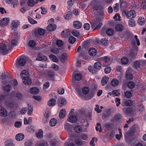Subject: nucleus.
Returning a JSON list of instances; mask_svg holds the SVG:
<instances>
[{
  "label": "nucleus",
  "mask_w": 146,
  "mask_h": 146,
  "mask_svg": "<svg viewBox=\"0 0 146 146\" xmlns=\"http://www.w3.org/2000/svg\"><path fill=\"white\" fill-rule=\"evenodd\" d=\"M90 5L92 9L97 11L98 13L100 15L103 16L104 15V7L98 4L97 0H93L90 4Z\"/></svg>",
  "instance_id": "nucleus-1"
},
{
  "label": "nucleus",
  "mask_w": 146,
  "mask_h": 146,
  "mask_svg": "<svg viewBox=\"0 0 146 146\" xmlns=\"http://www.w3.org/2000/svg\"><path fill=\"white\" fill-rule=\"evenodd\" d=\"M26 63V60L24 58H17L15 62L16 67L18 70H21Z\"/></svg>",
  "instance_id": "nucleus-2"
},
{
  "label": "nucleus",
  "mask_w": 146,
  "mask_h": 146,
  "mask_svg": "<svg viewBox=\"0 0 146 146\" xmlns=\"http://www.w3.org/2000/svg\"><path fill=\"white\" fill-rule=\"evenodd\" d=\"M13 47L12 46H9L8 48L5 44L2 43L0 45V52L3 55H5L8 53V51L11 50Z\"/></svg>",
  "instance_id": "nucleus-3"
},
{
  "label": "nucleus",
  "mask_w": 146,
  "mask_h": 146,
  "mask_svg": "<svg viewBox=\"0 0 146 146\" xmlns=\"http://www.w3.org/2000/svg\"><path fill=\"white\" fill-rule=\"evenodd\" d=\"M90 24L92 28H94L93 30L100 29L102 25V23L100 22L97 20L92 21L90 22Z\"/></svg>",
  "instance_id": "nucleus-4"
},
{
  "label": "nucleus",
  "mask_w": 146,
  "mask_h": 146,
  "mask_svg": "<svg viewBox=\"0 0 146 146\" xmlns=\"http://www.w3.org/2000/svg\"><path fill=\"white\" fill-rule=\"evenodd\" d=\"M122 14L123 16H125L129 19L133 18L136 15V12L135 10H131L128 12L124 11H122Z\"/></svg>",
  "instance_id": "nucleus-5"
},
{
  "label": "nucleus",
  "mask_w": 146,
  "mask_h": 146,
  "mask_svg": "<svg viewBox=\"0 0 146 146\" xmlns=\"http://www.w3.org/2000/svg\"><path fill=\"white\" fill-rule=\"evenodd\" d=\"M20 76L24 84L27 85V70H24L22 71L20 74Z\"/></svg>",
  "instance_id": "nucleus-6"
},
{
  "label": "nucleus",
  "mask_w": 146,
  "mask_h": 146,
  "mask_svg": "<svg viewBox=\"0 0 146 146\" xmlns=\"http://www.w3.org/2000/svg\"><path fill=\"white\" fill-rule=\"evenodd\" d=\"M9 19L8 18H4L1 20L0 22L1 25L3 26L7 25L9 23Z\"/></svg>",
  "instance_id": "nucleus-7"
},
{
  "label": "nucleus",
  "mask_w": 146,
  "mask_h": 146,
  "mask_svg": "<svg viewBox=\"0 0 146 146\" xmlns=\"http://www.w3.org/2000/svg\"><path fill=\"white\" fill-rule=\"evenodd\" d=\"M73 25L74 27L77 29H80L82 26V23L80 21H74Z\"/></svg>",
  "instance_id": "nucleus-8"
},
{
  "label": "nucleus",
  "mask_w": 146,
  "mask_h": 146,
  "mask_svg": "<svg viewBox=\"0 0 146 146\" xmlns=\"http://www.w3.org/2000/svg\"><path fill=\"white\" fill-rule=\"evenodd\" d=\"M123 112L126 114H129L131 113L133 111V109L131 107H125L122 109Z\"/></svg>",
  "instance_id": "nucleus-9"
},
{
  "label": "nucleus",
  "mask_w": 146,
  "mask_h": 146,
  "mask_svg": "<svg viewBox=\"0 0 146 146\" xmlns=\"http://www.w3.org/2000/svg\"><path fill=\"white\" fill-rule=\"evenodd\" d=\"M68 121L71 123H75L77 120V118L74 115L70 116L68 119Z\"/></svg>",
  "instance_id": "nucleus-10"
},
{
  "label": "nucleus",
  "mask_w": 146,
  "mask_h": 146,
  "mask_svg": "<svg viewBox=\"0 0 146 146\" xmlns=\"http://www.w3.org/2000/svg\"><path fill=\"white\" fill-rule=\"evenodd\" d=\"M39 92V89L35 87H32L30 90L31 93L33 94H37Z\"/></svg>",
  "instance_id": "nucleus-11"
},
{
  "label": "nucleus",
  "mask_w": 146,
  "mask_h": 146,
  "mask_svg": "<svg viewBox=\"0 0 146 146\" xmlns=\"http://www.w3.org/2000/svg\"><path fill=\"white\" fill-rule=\"evenodd\" d=\"M54 72L52 71H50L47 73V76L50 80H54Z\"/></svg>",
  "instance_id": "nucleus-12"
},
{
  "label": "nucleus",
  "mask_w": 146,
  "mask_h": 146,
  "mask_svg": "<svg viewBox=\"0 0 146 146\" xmlns=\"http://www.w3.org/2000/svg\"><path fill=\"white\" fill-rule=\"evenodd\" d=\"M36 60L39 61L42 60L45 61L47 60V58L46 56L43 55L40 53H39L37 56Z\"/></svg>",
  "instance_id": "nucleus-13"
},
{
  "label": "nucleus",
  "mask_w": 146,
  "mask_h": 146,
  "mask_svg": "<svg viewBox=\"0 0 146 146\" xmlns=\"http://www.w3.org/2000/svg\"><path fill=\"white\" fill-rule=\"evenodd\" d=\"M56 25L55 24H50L47 27V30L50 31H53L56 29Z\"/></svg>",
  "instance_id": "nucleus-14"
},
{
  "label": "nucleus",
  "mask_w": 146,
  "mask_h": 146,
  "mask_svg": "<svg viewBox=\"0 0 146 146\" xmlns=\"http://www.w3.org/2000/svg\"><path fill=\"white\" fill-rule=\"evenodd\" d=\"M25 137L24 135L22 133H19L15 136V139L18 141H21L23 140Z\"/></svg>",
  "instance_id": "nucleus-15"
},
{
  "label": "nucleus",
  "mask_w": 146,
  "mask_h": 146,
  "mask_svg": "<svg viewBox=\"0 0 146 146\" xmlns=\"http://www.w3.org/2000/svg\"><path fill=\"white\" fill-rule=\"evenodd\" d=\"M70 32L68 30H65L62 31V36L65 38H67L70 34Z\"/></svg>",
  "instance_id": "nucleus-16"
},
{
  "label": "nucleus",
  "mask_w": 146,
  "mask_h": 146,
  "mask_svg": "<svg viewBox=\"0 0 146 146\" xmlns=\"http://www.w3.org/2000/svg\"><path fill=\"white\" fill-rule=\"evenodd\" d=\"M89 53L91 56H95L97 53V50L94 48H92L90 49L89 50Z\"/></svg>",
  "instance_id": "nucleus-17"
},
{
  "label": "nucleus",
  "mask_w": 146,
  "mask_h": 146,
  "mask_svg": "<svg viewBox=\"0 0 146 146\" xmlns=\"http://www.w3.org/2000/svg\"><path fill=\"white\" fill-rule=\"evenodd\" d=\"M66 115V111L65 109H62L61 110L59 113V117L60 118H64Z\"/></svg>",
  "instance_id": "nucleus-18"
},
{
  "label": "nucleus",
  "mask_w": 146,
  "mask_h": 146,
  "mask_svg": "<svg viewBox=\"0 0 146 146\" xmlns=\"http://www.w3.org/2000/svg\"><path fill=\"white\" fill-rule=\"evenodd\" d=\"M66 102V100L64 98L58 99V106L60 107L62 106L65 104Z\"/></svg>",
  "instance_id": "nucleus-19"
},
{
  "label": "nucleus",
  "mask_w": 146,
  "mask_h": 146,
  "mask_svg": "<svg viewBox=\"0 0 146 146\" xmlns=\"http://www.w3.org/2000/svg\"><path fill=\"white\" fill-rule=\"evenodd\" d=\"M119 84V81L116 78L113 79L111 82V85L113 87L117 86Z\"/></svg>",
  "instance_id": "nucleus-20"
},
{
  "label": "nucleus",
  "mask_w": 146,
  "mask_h": 146,
  "mask_svg": "<svg viewBox=\"0 0 146 146\" xmlns=\"http://www.w3.org/2000/svg\"><path fill=\"white\" fill-rule=\"evenodd\" d=\"M43 132L41 129H39L38 131L36 133V137L39 139H41L43 137Z\"/></svg>",
  "instance_id": "nucleus-21"
},
{
  "label": "nucleus",
  "mask_w": 146,
  "mask_h": 146,
  "mask_svg": "<svg viewBox=\"0 0 146 146\" xmlns=\"http://www.w3.org/2000/svg\"><path fill=\"white\" fill-rule=\"evenodd\" d=\"M72 128V126L71 125L68 123H65L64 125V128L65 130L68 132H71Z\"/></svg>",
  "instance_id": "nucleus-22"
},
{
  "label": "nucleus",
  "mask_w": 146,
  "mask_h": 146,
  "mask_svg": "<svg viewBox=\"0 0 146 146\" xmlns=\"http://www.w3.org/2000/svg\"><path fill=\"white\" fill-rule=\"evenodd\" d=\"M67 59V54L66 53L62 54V56L60 58V61L62 63H64L65 62V60Z\"/></svg>",
  "instance_id": "nucleus-23"
},
{
  "label": "nucleus",
  "mask_w": 146,
  "mask_h": 146,
  "mask_svg": "<svg viewBox=\"0 0 146 146\" xmlns=\"http://www.w3.org/2000/svg\"><path fill=\"white\" fill-rule=\"evenodd\" d=\"M109 78L107 76H105L103 77L101 80V83L102 86L106 85L108 82Z\"/></svg>",
  "instance_id": "nucleus-24"
},
{
  "label": "nucleus",
  "mask_w": 146,
  "mask_h": 146,
  "mask_svg": "<svg viewBox=\"0 0 146 146\" xmlns=\"http://www.w3.org/2000/svg\"><path fill=\"white\" fill-rule=\"evenodd\" d=\"M50 59L52 61L56 62H58L59 60L56 56L53 54H50L49 56Z\"/></svg>",
  "instance_id": "nucleus-25"
},
{
  "label": "nucleus",
  "mask_w": 146,
  "mask_h": 146,
  "mask_svg": "<svg viewBox=\"0 0 146 146\" xmlns=\"http://www.w3.org/2000/svg\"><path fill=\"white\" fill-rule=\"evenodd\" d=\"M7 114L6 110L4 108H2L0 111V115L2 116L6 117L7 116Z\"/></svg>",
  "instance_id": "nucleus-26"
},
{
  "label": "nucleus",
  "mask_w": 146,
  "mask_h": 146,
  "mask_svg": "<svg viewBox=\"0 0 146 146\" xmlns=\"http://www.w3.org/2000/svg\"><path fill=\"white\" fill-rule=\"evenodd\" d=\"M56 101L55 99H52L50 100L48 102V104L49 106H53L56 103Z\"/></svg>",
  "instance_id": "nucleus-27"
},
{
  "label": "nucleus",
  "mask_w": 146,
  "mask_h": 146,
  "mask_svg": "<svg viewBox=\"0 0 146 146\" xmlns=\"http://www.w3.org/2000/svg\"><path fill=\"white\" fill-rule=\"evenodd\" d=\"M37 3V1H35L34 0H28V6L30 7H33Z\"/></svg>",
  "instance_id": "nucleus-28"
},
{
  "label": "nucleus",
  "mask_w": 146,
  "mask_h": 146,
  "mask_svg": "<svg viewBox=\"0 0 146 146\" xmlns=\"http://www.w3.org/2000/svg\"><path fill=\"white\" fill-rule=\"evenodd\" d=\"M74 130L76 132L80 133L82 131V128L79 125H76L74 128Z\"/></svg>",
  "instance_id": "nucleus-29"
},
{
  "label": "nucleus",
  "mask_w": 146,
  "mask_h": 146,
  "mask_svg": "<svg viewBox=\"0 0 146 146\" xmlns=\"http://www.w3.org/2000/svg\"><path fill=\"white\" fill-rule=\"evenodd\" d=\"M82 78V75L80 73H76L74 76V78L76 81H79L81 80Z\"/></svg>",
  "instance_id": "nucleus-30"
},
{
  "label": "nucleus",
  "mask_w": 146,
  "mask_h": 146,
  "mask_svg": "<svg viewBox=\"0 0 146 146\" xmlns=\"http://www.w3.org/2000/svg\"><path fill=\"white\" fill-rule=\"evenodd\" d=\"M145 20L144 18L139 17L138 21V23L140 25H143L145 23Z\"/></svg>",
  "instance_id": "nucleus-31"
},
{
  "label": "nucleus",
  "mask_w": 146,
  "mask_h": 146,
  "mask_svg": "<svg viewBox=\"0 0 146 146\" xmlns=\"http://www.w3.org/2000/svg\"><path fill=\"white\" fill-rule=\"evenodd\" d=\"M129 26L130 27H134L135 26V21L134 20L130 19L128 21Z\"/></svg>",
  "instance_id": "nucleus-32"
},
{
  "label": "nucleus",
  "mask_w": 146,
  "mask_h": 146,
  "mask_svg": "<svg viewBox=\"0 0 146 146\" xmlns=\"http://www.w3.org/2000/svg\"><path fill=\"white\" fill-rule=\"evenodd\" d=\"M113 30L111 28L108 29L106 31V34L109 36H111L113 34Z\"/></svg>",
  "instance_id": "nucleus-33"
},
{
  "label": "nucleus",
  "mask_w": 146,
  "mask_h": 146,
  "mask_svg": "<svg viewBox=\"0 0 146 146\" xmlns=\"http://www.w3.org/2000/svg\"><path fill=\"white\" fill-rule=\"evenodd\" d=\"M94 67L95 69L99 70L101 67V64L99 62H95L94 64Z\"/></svg>",
  "instance_id": "nucleus-34"
},
{
  "label": "nucleus",
  "mask_w": 146,
  "mask_h": 146,
  "mask_svg": "<svg viewBox=\"0 0 146 146\" xmlns=\"http://www.w3.org/2000/svg\"><path fill=\"white\" fill-rule=\"evenodd\" d=\"M82 93L84 94H87L89 92V88L87 87H83L82 90Z\"/></svg>",
  "instance_id": "nucleus-35"
},
{
  "label": "nucleus",
  "mask_w": 146,
  "mask_h": 146,
  "mask_svg": "<svg viewBox=\"0 0 146 146\" xmlns=\"http://www.w3.org/2000/svg\"><path fill=\"white\" fill-rule=\"evenodd\" d=\"M72 16V13L71 12H69L64 15V17L66 19L69 20L71 18Z\"/></svg>",
  "instance_id": "nucleus-36"
},
{
  "label": "nucleus",
  "mask_w": 146,
  "mask_h": 146,
  "mask_svg": "<svg viewBox=\"0 0 146 146\" xmlns=\"http://www.w3.org/2000/svg\"><path fill=\"white\" fill-rule=\"evenodd\" d=\"M57 123V121L56 119L53 118L51 119L50 121V124L52 126H54Z\"/></svg>",
  "instance_id": "nucleus-37"
},
{
  "label": "nucleus",
  "mask_w": 146,
  "mask_h": 146,
  "mask_svg": "<svg viewBox=\"0 0 146 146\" xmlns=\"http://www.w3.org/2000/svg\"><path fill=\"white\" fill-rule=\"evenodd\" d=\"M50 51L52 53L55 54H58L59 52V49L58 48L56 47L51 48H50Z\"/></svg>",
  "instance_id": "nucleus-38"
},
{
  "label": "nucleus",
  "mask_w": 146,
  "mask_h": 146,
  "mask_svg": "<svg viewBox=\"0 0 146 146\" xmlns=\"http://www.w3.org/2000/svg\"><path fill=\"white\" fill-rule=\"evenodd\" d=\"M19 25V23L17 21H13L11 23V26L12 27V29H15Z\"/></svg>",
  "instance_id": "nucleus-39"
},
{
  "label": "nucleus",
  "mask_w": 146,
  "mask_h": 146,
  "mask_svg": "<svg viewBox=\"0 0 146 146\" xmlns=\"http://www.w3.org/2000/svg\"><path fill=\"white\" fill-rule=\"evenodd\" d=\"M121 62L123 64H126L128 62V59L126 57H123L121 58Z\"/></svg>",
  "instance_id": "nucleus-40"
},
{
  "label": "nucleus",
  "mask_w": 146,
  "mask_h": 146,
  "mask_svg": "<svg viewBox=\"0 0 146 146\" xmlns=\"http://www.w3.org/2000/svg\"><path fill=\"white\" fill-rule=\"evenodd\" d=\"M123 27L122 25L120 24H117L115 26V30L117 31H121L123 29Z\"/></svg>",
  "instance_id": "nucleus-41"
},
{
  "label": "nucleus",
  "mask_w": 146,
  "mask_h": 146,
  "mask_svg": "<svg viewBox=\"0 0 146 146\" xmlns=\"http://www.w3.org/2000/svg\"><path fill=\"white\" fill-rule=\"evenodd\" d=\"M135 86L134 83L131 81L127 83V86L130 89H133L134 88Z\"/></svg>",
  "instance_id": "nucleus-42"
},
{
  "label": "nucleus",
  "mask_w": 146,
  "mask_h": 146,
  "mask_svg": "<svg viewBox=\"0 0 146 146\" xmlns=\"http://www.w3.org/2000/svg\"><path fill=\"white\" fill-rule=\"evenodd\" d=\"M95 129L96 131L99 130L100 132H101L102 131V127L100 123H97Z\"/></svg>",
  "instance_id": "nucleus-43"
},
{
  "label": "nucleus",
  "mask_w": 146,
  "mask_h": 146,
  "mask_svg": "<svg viewBox=\"0 0 146 146\" xmlns=\"http://www.w3.org/2000/svg\"><path fill=\"white\" fill-rule=\"evenodd\" d=\"M33 111V106H29L28 104V115H30L32 114Z\"/></svg>",
  "instance_id": "nucleus-44"
},
{
  "label": "nucleus",
  "mask_w": 146,
  "mask_h": 146,
  "mask_svg": "<svg viewBox=\"0 0 146 146\" xmlns=\"http://www.w3.org/2000/svg\"><path fill=\"white\" fill-rule=\"evenodd\" d=\"M133 77V75L131 73L129 72L126 73L125 78L127 79L128 80H131L132 79Z\"/></svg>",
  "instance_id": "nucleus-45"
},
{
  "label": "nucleus",
  "mask_w": 146,
  "mask_h": 146,
  "mask_svg": "<svg viewBox=\"0 0 146 146\" xmlns=\"http://www.w3.org/2000/svg\"><path fill=\"white\" fill-rule=\"evenodd\" d=\"M38 33L39 35L42 36L44 34L45 31L42 29L39 28L38 30Z\"/></svg>",
  "instance_id": "nucleus-46"
},
{
  "label": "nucleus",
  "mask_w": 146,
  "mask_h": 146,
  "mask_svg": "<svg viewBox=\"0 0 146 146\" xmlns=\"http://www.w3.org/2000/svg\"><path fill=\"white\" fill-rule=\"evenodd\" d=\"M72 33L73 36L76 37H78L80 35V33L76 30H73L72 32Z\"/></svg>",
  "instance_id": "nucleus-47"
},
{
  "label": "nucleus",
  "mask_w": 146,
  "mask_h": 146,
  "mask_svg": "<svg viewBox=\"0 0 146 146\" xmlns=\"http://www.w3.org/2000/svg\"><path fill=\"white\" fill-rule=\"evenodd\" d=\"M125 96L126 98H129L131 97L132 94L130 91H127L125 93Z\"/></svg>",
  "instance_id": "nucleus-48"
},
{
  "label": "nucleus",
  "mask_w": 146,
  "mask_h": 146,
  "mask_svg": "<svg viewBox=\"0 0 146 146\" xmlns=\"http://www.w3.org/2000/svg\"><path fill=\"white\" fill-rule=\"evenodd\" d=\"M123 2H121L120 0H119L120 7H126V6L127 4V2L126 1H124V0H123Z\"/></svg>",
  "instance_id": "nucleus-49"
},
{
  "label": "nucleus",
  "mask_w": 146,
  "mask_h": 146,
  "mask_svg": "<svg viewBox=\"0 0 146 146\" xmlns=\"http://www.w3.org/2000/svg\"><path fill=\"white\" fill-rule=\"evenodd\" d=\"M141 65L140 62L137 61H135L134 62V67L135 68H139Z\"/></svg>",
  "instance_id": "nucleus-50"
},
{
  "label": "nucleus",
  "mask_w": 146,
  "mask_h": 146,
  "mask_svg": "<svg viewBox=\"0 0 146 146\" xmlns=\"http://www.w3.org/2000/svg\"><path fill=\"white\" fill-rule=\"evenodd\" d=\"M56 45L58 46H61L63 44V41L60 40H57L56 42Z\"/></svg>",
  "instance_id": "nucleus-51"
},
{
  "label": "nucleus",
  "mask_w": 146,
  "mask_h": 146,
  "mask_svg": "<svg viewBox=\"0 0 146 146\" xmlns=\"http://www.w3.org/2000/svg\"><path fill=\"white\" fill-rule=\"evenodd\" d=\"M133 102L132 101L130 100H126L125 102V106H130L132 105Z\"/></svg>",
  "instance_id": "nucleus-52"
},
{
  "label": "nucleus",
  "mask_w": 146,
  "mask_h": 146,
  "mask_svg": "<svg viewBox=\"0 0 146 146\" xmlns=\"http://www.w3.org/2000/svg\"><path fill=\"white\" fill-rule=\"evenodd\" d=\"M111 70V67L109 66H106L104 69L105 73L108 74L110 73Z\"/></svg>",
  "instance_id": "nucleus-53"
},
{
  "label": "nucleus",
  "mask_w": 146,
  "mask_h": 146,
  "mask_svg": "<svg viewBox=\"0 0 146 146\" xmlns=\"http://www.w3.org/2000/svg\"><path fill=\"white\" fill-rule=\"evenodd\" d=\"M76 40V38L73 36H71L69 38V42L71 44L74 43Z\"/></svg>",
  "instance_id": "nucleus-54"
},
{
  "label": "nucleus",
  "mask_w": 146,
  "mask_h": 146,
  "mask_svg": "<svg viewBox=\"0 0 146 146\" xmlns=\"http://www.w3.org/2000/svg\"><path fill=\"white\" fill-rule=\"evenodd\" d=\"M29 46L33 47L35 45L36 43L35 41L33 40H30L28 43Z\"/></svg>",
  "instance_id": "nucleus-55"
},
{
  "label": "nucleus",
  "mask_w": 146,
  "mask_h": 146,
  "mask_svg": "<svg viewBox=\"0 0 146 146\" xmlns=\"http://www.w3.org/2000/svg\"><path fill=\"white\" fill-rule=\"evenodd\" d=\"M101 42L102 44L103 45L106 46L108 44V40L105 38H102Z\"/></svg>",
  "instance_id": "nucleus-56"
},
{
  "label": "nucleus",
  "mask_w": 146,
  "mask_h": 146,
  "mask_svg": "<svg viewBox=\"0 0 146 146\" xmlns=\"http://www.w3.org/2000/svg\"><path fill=\"white\" fill-rule=\"evenodd\" d=\"M95 140L96 141H98L97 138L94 137H93L92 138L90 142V145L91 146H95V144L94 143Z\"/></svg>",
  "instance_id": "nucleus-57"
},
{
  "label": "nucleus",
  "mask_w": 146,
  "mask_h": 146,
  "mask_svg": "<svg viewBox=\"0 0 146 146\" xmlns=\"http://www.w3.org/2000/svg\"><path fill=\"white\" fill-rule=\"evenodd\" d=\"M28 20L29 22L31 24H36L37 23L36 21L34 20L32 18L28 17Z\"/></svg>",
  "instance_id": "nucleus-58"
},
{
  "label": "nucleus",
  "mask_w": 146,
  "mask_h": 146,
  "mask_svg": "<svg viewBox=\"0 0 146 146\" xmlns=\"http://www.w3.org/2000/svg\"><path fill=\"white\" fill-rule=\"evenodd\" d=\"M8 2L11 3L13 7H15V5H17V1L16 0H8Z\"/></svg>",
  "instance_id": "nucleus-59"
},
{
  "label": "nucleus",
  "mask_w": 146,
  "mask_h": 146,
  "mask_svg": "<svg viewBox=\"0 0 146 146\" xmlns=\"http://www.w3.org/2000/svg\"><path fill=\"white\" fill-rule=\"evenodd\" d=\"M48 143L47 142L45 141L44 143H40L38 144H36L35 146H48Z\"/></svg>",
  "instance_id": "nucleus-60"
},
{
  "label": "nucleus",
  "mask_w": 146,
  "mask_h": 146,
  "mask_svg": "<svg viewBox=\"0 0 146 146\" xmlns=\"http://www.w3.org/2000/svg\"><path fill=\"white\" fill-rule=\"evenodd\" d=\"M121 115L120 114H117L114 116L115 120L118 121L121 118Z\"/></svg>",
  "instance_id": "nucleus-61"
},
{
  "label": "nucleus",
  "mask_w": 146,
  "mask_h": 146,
  "mask_svg": "<svg viewBox=\"0 0 146 146\" xmlns=\"http://www.w3.org/2000/svg\"><path fill=\"white\" fill-rule=\"evenodd\" d=\"M75 143L79 145H81L82 144V141L79 139H77L75 140Z\"/></svg>",
  "instance_id": "nucleus-62"
},
{
  "label": "nucleus",
  "mask_w": 146,
  "mask_h": 146,
  "mask_svg": "<svg viewBox=\"0 0 146 146\" xmlns=\"http://www.w3.org/2000/svg\"><path fill=\"white\" fill-rule=\"evenodd\" d=\"M15 96L19 99H21L23 97L22 94L20 92H17L15 94Z\"/></svg>",
  "instance_id": "nucleus-63"
},
{
  "label": "nucleus",
  "mask_w": 146,
  "mask_h": 146,
  "mask_svg": "<svg viewBox=\"0 0 146 146\" xmlns=\"http://www.w3.org/2000/svg\"><path fill=\"white\" fill-rule=\"evenodd\" d=\"M5 146H14V145L11 141H8L5 143Z\"/></svg>",
  "instance_id": "nucleus-64"
}]
</instances>
